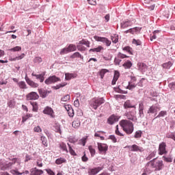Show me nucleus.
<instances>
[{
  "instance_id": "obj_1",
  "label": "nucleus",
  "mask_w": 175,
  "mask_h": 175,
  "mask_svg": "<svg viewBox=\"0 0 175 175\" xmlns=\"http://www.w3.org/2000/svg\"><path fill=\"white\" fill-rule=\"evenodd\" d=\"M146 170H150V169H155V170L159 171L162 170L165 167V164L162 160H157V159H153L152 160L148 162L145 165Z\"/></svg>"
},
{
  "instance_id": "obj_2",
  "label": "nucleus",
  "mask_w": 175,
  "mask_h": 175,
  "mask_svg": "<svg viewBox=\"0 0 175 175\" xmlns=\"http://www.w3.org/2000/svg\"><path fill=\"white\" fill-rule=\"evenodd\" d=\"M120 125L126 135H132L133 131H135L133 123L128 120H122L120 122Z\"/></svg>"
},
{
  "instance_id": "obj_3",
  "label": "nucleus",
  "mask_w": 175,
  "mask_h": 175,
  "mask_svg": "<svg viewBox=\"0 0 175 175\" xmlns=\"http://www.w3.org/2000/svg\"><path fill=\"white\" fill-rule=\"evenodd\" d=\"M105 103V98H94L90 101V106L92 109L96 110L99 106Z\"/></svg>"
},
{
  "instance_id": "obj_4",
  "label": "nucleus",
  "mask_w": 175,
  "mask_h": 175,
  "mask_svg": "<svg viewBox=\"0 0 175 175\" xmlns=\"http://www.w3.org/2000/svg\"><path fill=\"white\" fill-rule=\"evenodd\" d=\"M130 81H129V85L127 86L128 90H133L137 87V83H136V81H137V78L135 77L133 73H132L131 75L129 76Z\"/></svg>"
},
{
  "instance_id": "obj_5",
  "label": "nucleus",
  "mask_w": 175,
  "mask_h": 175,
  "mask_svg": "<svg viewBox=\"0 0 175 175\" xmlns=\"http://www.w3.org/2000/svg\"><path fill=\"white\" fill-rule=\"evenodd\" d=\"M77 46L73 44H70L68 47L64 48L60 51V55H64L68 54V53H72V51H76Z\"/></svg>"
},
{
  "instance_id": "obj_6",
  "label": "nucleus",
  "mask_w": 175,
  "mask_h": 175,
  "mask_svg": "<svg viewBox=\"0 0 175 175\" xmlns=\"http://www.w3.org/2000/svg\"><path fill=\"white\" fill-rule=\"evenodd\" d=\"M94 39L96 42H101L102 43H103V44H105V46H107L108 47H109V46H110V44H111V41H110L109 39H107V38H105V37H100L98 36H94Z\"/></svg>"
},
{
  "instance_id": "obj_7",
  "label": "nucleus",
  "mask_w": 175,
  "mask_h": 175,
  "mask_svg": "<svg viewBox=\"0 0 175 175\" xmlns=\"http://www.w3.org/2000/svg\"><path fill=\"white\" fill-rule=\"evenodd\" d=\"M126 148H128L130 151L133 152H143V151H144V148H143V147L139 146L136 144H133V146H126Z\"/></svg>"
},
{
  "instance_id": "obj_8",
  "label": "nucleus",
  "mask_w": 175,
  "mask_h": 175,
  "mask_svg": "<svg viewBox=\"0 0 175 175\" xmlns=\"http://www.w3.org/2000/svg\"><path fill=\"white\" fill-rule=\"evenodd\" d=\"M126 117L133 122H137V117H136V111L135 110L126 113Z\"/></svg>"
},
{
  "instance_id": "obj_9",
  "label": "nucleus",
  "mask_w": 175,
  "mask_h": 175,
  "mask_svg": "<svg viewBox=\"0 0 175 175\" xmlns=\"http://www.w3.org/2000/svg\"><path fill=\"white\" fill-rule=\"evenodd\" d=\"M98 151L102 154H106L107 150H109V146L106 144L97 143Z\"/></svg>"
},
{
  "instance_id": "obj_10",
  "label": "nucleus",
  "mask_w": 175,
  "mask_h": 175,
  "mask_svg": "<svg viewBox=\"0 0 175 175\" xmlns=\"http://www.w3.org/2000/svg\"><path fill=\"white\" fill-rule=\"evenodd\" d=\"M103 170V167H96L94 168H89L88 170V173L89 175H96L99 173V172Z\"/></svg>"
},
{
  "instance_id": "obj_11",
  "label": "nucleus",
  "mask_w": 175,
  "mask_h": 175,
  "mask_svg": "<svg viewBox=\"0 0 175 175\" xmlns=\"http://www.w3.org/2000/svg\"><path fill=\"white\" fill-rule=\"evenodd\" d=\"M167 154L166 151V143L161 142L159 146V155H164Z\"/></svg>"
},
{
  "instance_id": "obj_12",
  "label": "nucleus",
  "mask_w": 175,
  "mask_h": 175,
  "mask_svg": "<svg viewBox=\"0 0 175 175\" xmlns=\"http://www.w3.org/2000/svg\"><path fill=\"white\" fill-rule=\"evenodd\" d=\"M60 79L55 77V76H51L49 77L48 79H46L44 81L45 84H46L47 85H50V84H53L54 83H57V81H59Z\"/></svg>"
},
{
  "instance_id": "obj_13",
  "label": "nucleus",
  "mask_w": 175,
  "mask_h": 175,
  "mask_svg": "<svg viewBox=\"0 0 175 175\" xmlns=\"http://www.w3.org/2000/svg\"><path fill=\"white\" fill-rule=\"evenodd\" d=\"M157 110H161V106H159V104L156 103L150 107L148 110V114H154V113H157Z\"/></svg>"
},
{
  "instance_id": "obj_14",
  "label": "nucleus",
  "mask_w": 175,
  "mask_h": 175,
  "mask_svg": "<svg viewBox=\"0 0 175 175\" xmlns=\"http://www.w3.org/2000/svg\"><path fill=\"white\" fill-rule=\"evenodd\" d=\"M27 100H36L39 99V94L36 92H31L26 96Z\"/></svg>"
},
{
  "instance_id": "obj_15",
  "label": "nucleus",
  "mask_w": 175,
  "mask_h": 175,
  "mask_svg": "<svg viewBox=\"0 0 175 175\" xmlns=\"http://www.w3.org/2000/svg\"><path fill=\"white\" fill-rule=\"evenodd\" d=\"M38 91L40 94V96L43 99H44V98H47V96H49V94H51V91L44 90L43 88H40L38 90Z\"/></svg>"
},
{
  "instance_id": "obj_16",
  "label": "nucleus",
  "mask_w": 175,
  "mask_h": 175,
  "mask_svg": "<svg viewBox=\"0 0 175 175\" xmlns=\"http://www.w3.org/2000/svg\"><path fill=\"white\" fill-rule=\"evenodd\" d=\"M25 79L28 85L31 87V88H38L39 87V83L31 80V79L28 78V76L26 75Z\"/></svg>"
},
{
  "instance_id": "obj_17",
  "label": "nucleus",
  "mask_w": 175,
  "mask_h": 175,
  "mask_svg": "<svg viewBox=\"0 0 175 175\" xmlns=\"http://www.w3.org/2000/svg\"><path fill=\"white\" fill-rule=\"evenodd\" d=\"M31 76L36 77V80H40V83H43V81H44V76H46V72L39 75H36L35 72H33Z\"/></svg>"
},
{
  "instance_id": "obj_18",
  "label": "nucleus",
  "mask_w": 175,
  "mask_h": 175,
  "mask_svg": "<svg viewBox=\"0 0 175 175\" xmlns=\"http://www.w3.org/2000/svg\"><path fill=\"white\" fill-rule=\"evenodd\" d=\"M118 117H117L116 115H111L107 119V123L109 124V125H113L115 122H118Z\"/></svg>"
},
{
  "instance_id": "obj_19",
  "label": "nucleus",
  "mask_w": 175,
  "mask_h": 175,
  "mask_svg": "<svg viewBox=\"0 0 175 175\" xmlns=\"http://www.w3.org/2000/svg\"><path fill=\"white\" fill-rule=\"evenodd\" d=\"M132 25H133V23L131 21H125L120 24V27L122 29L129 28V27H132Z\"/></svg>"
},
{
  "instance_id": "obj_20",
  "label": "nucleus",
  "mask_w": 175,
  "mask_h": 175,
  "mask_svg": "<svg viewBox=\"0 0 175 175\" xmlns=\"http://www.w3.org/2000/svg\"><path fill=\"white\" fill-rule=\"evenodd\" d=\"M44 114H47L48 116H51L52 118H54V111L53 110V108L50 107H46L43 110Z\"/></svg>"
},
{
  "instance_id": "obj_21",
  "label": "nucleus",
  "mask_w": 175,
  "mask_h": 175,
  "mask_svg": "<svg viewBox=\"0 0 175 175\" xmlns=\"http://www.w3.org/2000/svg\"><path fill=\"white\" fill-rule=\"evenodd\" d=\"M137 68L138 70H140V72H146L148 66H147V65L144 63L139 62L137 64Z\"/></svg>"
},
{
  "instance_id": "obj_22",
  "label": "nucleus",
  "mask_w": 175,
  "mask_h": 175,
  "mask_svg": "<svg viewBox=\"0 0 175 175\" xmlns=\"http://www.w3.org/2000/svg\"><path fill=\"white\" fill-rule=\"evenodd\" d=\"M124 109H136V105L132 104L131 100H127L126 101L124 102Z\"/></svg>"
},
{
  "instance_id": "obj_23",
  "label": "nucleus",
  "mask_w": 175,
  "mask_h": 175,
  "mask_svg": "<svg viewBox=\"0 0 175 175\" xmlns=\"http://www.w3.org/2000/svg\"><path fill=\"white\" fill-rule=\"evenodd\" d=\"M142 32V27H135L133 28H131V35H139Z\"/></svg>"
},
{
  "instance_id": "obj_24",
  "label": "nucleus",
  "mask_w": 175,
  "mask_h": 175,
  "mask_svg": "<svg viewBox=\"0 0 175 175\" xmlns=\"http://www.w3.org/2000/svg\"><path fill=\"white\" fill-rule=\"evenodd\" d=\"M119 78H120V72H118V70H115L113 79L111 82L112 85H116V83H117V80H118Z\"/></svg>"
},
{
  "instance_id": "obj_25",
  "label": "nucleus",
  "mask_w": 175,
  "mask_h": 175,
  "mask_svg": "<svg viewBox=\"0 0 175 175\" xmlns=\"http://www.w3.org/2000/svg\"><path fill=\"white\" fill-rule=\"evenodd\" d=\"M59 147L61 150H62L64 152H66V154H68V148L66 147V144L64 142H60L59 144Z\"/></svg>"
},
{
  "instance_id": "obj_26",
  "label": "nucleus",
  "mask_w": 175,
  "mask_h": 175,
  "mask_svg": "<svg viewBox=\"0 0 175 175\" xmlns=\"http://www.w3.org/2000/svg\"><path fill=\"white\" fill-rule=\"evenodd\" d=\"M44 172L42 170H38L35 167L31 172V175H42L43 174Z\"/></svg>"
},
{
  "instance_id": "obj_27",
  "label": "nucleus",
  "mask_w": 175,
  "mask_h": 175,
  "mask_svg": "<svg viewBox=\"0 0 175 175\" xmlns=\"http://www.w3.org/2000/svg\"><path fill=\"white\" fill-rule=\"evenodd\" d=\"M132 62H131V60H127L122 64V66L124 69H131V68H132Z\"/></svg>"
},
{
  "instance_id": "obj_28",
  "label": "nucleus",
  "mask_w": 175,
  "mask_h": 175,
  "mask_svg": "<svg viewBox=\"0 0 175 175\" xmlns=\"http://www.w3.org/2000/svg\"><path fill=\"white\" fill-rule=\"evenodd\" d=\"M81 125V122H80V119L77 118L75 119L72 124V126L73 128H75V129H77V128H79Z\"/></svg>"
},
{
  "instance_id": "obj_29",
  "label": "nucleus",
  "mask_w": 175,
  "mask_h": 175,
  "mask_svg": "<svg viewBox=\"0 0 175 175\" xmlns=\"http://www.w3.org/2000/svg\"><path fill=\"white\" fill-rule=\"evenodd\" d=\"M66 80H71V79H76L77 75L75 73H66Z\"/></svg>"
},
{
  "instance_id": "obj_30",
  "label": "nucleus",
  "mask_w": 175,
  "mask_h": 175,
  "mask_svg": "<svg viewBox=\"0 0 175 175\" xmlns=\"http://www.w3.org/2000/svg\"><path fill=\"white\" fill-rule=\"evenodd\" d=\"M18 86L21 90H27L28 87L27 86V83H25V81H21L18 82Z\"/></svg>"
},
{
  "instance_id": "obj_31",
  "label": "nucleus",
  "mask_w": 175,
  "mask_h": 175,
  "mask_svg": "<svg viewBox=\"0 0 175 175\" xmlns=\"http://www.w3.org/2000/svg\"><path fill=\"white\" fill-rule=\"evenodd\" d=\"M56 165H62V163H66V159L64 157H59L55 160Z\"/></svg>"
},
{
  "instance_id": "obj_32",
  "label": "nucleus",
  "mask_w": 175,
  "mask_h": 175,
  "mask_svg": "<svg viewBox=\"0 0 175 175\" xmlns=\"http://www.w3.org/2000/svg\"><path fill=\"white\" fill-rule=\"evenodd\" d=\"M122 50L123 51H126V53L130 54V55H133V49L131 48V46H124V48H122Z\"/></svg>"
},
{
  "instance_id": "obj_33",
  "label": "nucleus",
  "mask_w": 175,
  "mask_h": 175,
  "mask_svg": "<svg viewBox=\"0 0 175 175\" xmlns=\"http://www.w3.org/2000/svg\"><path fill=\"white\" fill-rule=\"evenodd\" d=\"M103 50V47L102 46H98L97 48L91 49L89 50V52H93V53H100Z\"/></svg>"
},
{
  "instance_id": "obj_34",
  "label": "nucleus",
  "mask_w": 175,
  "mask_h": 175,
  "mask_svg": "<svg viewBox=\"0 0 175 175\" xmlns=\"http://www.w3.org/2000/svg\"><path fill=\"white\" fill-rule=\"evenodd\" d=\"M70 58L75 59V58H80L81 59H83L84 57L80 54L79 52H75L73 53L71 56Z\"/></svg>"
},
{
  "instance_id": "obj_35",
  "label": "nucleus",
  "mask_w": 175,
  "mask_h": 175,
  "mask_svg": "<svg viewBox=\"0 0 175 175\" xmlns=\"http://www.w3.org/2000/svg\"><path fill=\"white\" fill-rule=\"evenodd\" d=\"M54 131L57 133H59L61 135L62 133V131H61V125H59L58 123H56L54 125Z\"/></svg>"
},
{
  "instance_id": "obj_36",
  "label": "nucleus",
  "mask_w": 175,
  "mask_h": 175,
  "mask_svg": "<svg viewBox=\"0 0 175 175\" xmlns=\"http://www.w3.org/2000/svg\"><path fill=\"white\" fill-rule=\"evenodd\" d=\"M15 163H17V159H13L12 162L5 164L6 169H10Z\"/></svg>"
},
{
  "instance_id": "obj_37",
  "label": "nucleus",
  "mask_w": 175,
  "mask_h": 175,
  "mask_svg": "<svg viewBox=\"0 0 175 175\" xmlns=\"http://www.w3.org/2000/svg\"><path fill=\"white\" fill-rule=\"evenodd\" d=\"M79 44H81L82 46L83 44L84 46H86V47H90V42L88 40L83 39L82 40L79 41Z\"/></svg>"
},
{
  "instance_id": "obj_38",
  "label": "nucleus",
  "mask_w": 175,
  "mask_h": 175,
  "mask_svg": "<svg viewBox=\"0 0 175 175\" xmlns=\"http://www.w3.org/2000/svg\"><path fill=\"white\" fill-rule=\"evenodd\" d=\"M172 65H173V63H172V62H168L163 64L162 66H163V69H170V68H172Z\"/></svg>"
},
{
  "instance_id": "obj_39",
  "label": "nucleus",
  "mask_w": 175,
  "mask_h": 175,
  "mask_svg": "<svg viewBox=\"0 0 175 175\" xmlns=\"http://www.w3.org/2000/svg\"><path fill=\"white\" fill-rule=\"evenodd\" d=\"M31 117H33V115H32L31 113H27L25 116H23L22 123L24 124V122H25V121H27V120H28V118H31Z\"/></svg>"
},
{
  "instance_id": "obj_40",
  "label": "nucleus",
  "mask_w": 175,
  "mask_h": 175,
  "mask_svg": "<svg viewBox=\"0 0 175 175\" xmlns=\"http://www.w3.org/2000/svg\"><path fill=\"white\" fill-rule=\"evenodd\" d=\"M157 155V151H153L146 158V161H151Z\"/></svg>"
},
{
  "instance_id": "obj_41",
  "label": "nucleus",
  "mask_w": 175,
  "mask_h": 175,
  "mask_svg": "<svg viewBox=\"0 0 175 175\" xmlns=\"http://www.w3.org/2000/svg\"><path fill=\"white\" fill-rule=\"evenodd\" d=\"M163 160H164L165 162L171 163L173 162V158L170 156H163Z\"/></svg>"
},
{
  "instance_id": "obj_42",
  "label": "nucleus",
  "mask_w": 175,
  "mask_h": 175,
  "mask_svg": "<svg viewBox=\"0 0 175 175\" xmlns=\"http://www.w3.org/2000/svg\"><path fill=\"white\" fill-rule=\"evenodd\" d=\"M165 116H167V111H161L159 113L158 116L155 117V118H161V117H165Z\"/></svg>"
},
{
  "instance_id": "obj_43",
  "label": "nucleus",
  "mask_w": 175,
  "mask_h": 175,
  "mask_svg": "<svg viewBox=\"0 0 175 175\" xmlns=\"http://www.w3.org/2000/svg\"><path fill=\"white\" fill-rule=\"evenodd\" d=\"M107 72H109V70H107V69L100 70V71L99 72L100 79H103V77H105V75H106V73H107Z\"/></svg>"
},
{
  "instance_id": "obj_44",
  "label": "nucleus",
  "mask_w": 175,
  "mask_h": 175,
  "mask_svg": "<svg viewBox=\"0 0 175 175\" xmlns=\"http://www.w3.org/2000/svg\"><path fill=\"white\" fill-rule=\"evenodd\" d=\"M142 135H143V131H137L135 132L134 137L135 139H140V137H142Z\"/></svg>"
},
{
  "instance_id": "obj_45",
  "label": "nucleus",
  "mask_w": 175,
  "mask_h": 175,
  "mask_svg": "<svg viewBox=\"0 0 175 175\" xmlns=\"http://www.w3.org/2000/svg\"><path fill=\"white\" fill-rule=\"evenodd\" d=\"M77 48L79 51H85V50H87V48H85L81 44H79L78 45H77Z\"/></svg>"
},
{
  "instance_id": "obj_46",
  "label": "nucleus",
  "mask_w": 175,
  "mask_h": 175,
  "mask_svg": "<svg viewBox=\"0 0 175 175\" xmlns=\"http://www.w3.org/2000/svg\"><path fill=\"white\" fill-rule=\"evenodd\" d=\"M133 44H135V46H142V41L140 40H136L135 38L132 40Z\"/></svg>"
},
{
  "instance_id": "obj_47",
  "label": "nucleus",
  "mask_w": 175,
  "mask_h": 175,
  "mask_svg": "<svg viewBox=\"0 0 175 175\" xmlns=\"http://www.w3.org/2000/svg\"><path fill=\"white\" fill-rule=\"evenodd\" d=\"M41 142H42L43 146H44V147H47L48 144H47V139L46 138V137L41 136Z\"/></svg>"
},
{
  "instance_id": "obj_48",
  "label": "nucleus",
  "mask_w": 175,
  "mask_h": 175,
  "mask_svg": "<svg viewBox=\"0 0 175 175\" xmlns=\"http://www.w3.org/2000/svg\"><path fill=\"white\" fill-rule=\"evenodd\" d=\"M31 105H32L33 109L32 111L34 112H38V103H31Z\"/></svg>"
},
{
  "instance_id": "obj_49",
  "label": "nucleus",
  "mask_w": 175,
  "mask_h": 175,
  "mask_svg": "<svg viewBox=\"0 0 175 175\" xmlns=\"http://www.w3.org/2000/svg\"><path fill=\"white\" fill-rule=\"evenodd\" d=\"M9 51H13L14 53H16V51H21V46H16L14 48L10 49Z\"/></svg>"
},
{
  "instance_id": "obj_50",
  "label": "nucleus",
  "mask_w": 175,
  "mask_h": 175,
  "mask_svg": "<svg viewBox=\"0 0 175 175\" xmlns=\"http://www.w3.org/2000/svg\"><path fill=\"white\" fill-rule=\"evenodd\" d=\"M8 106L9 107H11L12 109H13V107H14V106H16V102H14V100H10L8 102Z\"/></svg>"
},
{
  "instance_id": "obj_51",
  "label": "nucleus",
  "mask_w": 175,
  "mask_h": 175,
  "mask_svg": "<svg viewBox=\"0 0 175 175\" xmlns=\"http://www.w3.org/2000/svg\"><path fill=\"white\" fill-rule=\"evenodd\" d=\"M68 100H70V96L68 94L61 98V102H68Z\"/></svg>"
},
{
  "instance_id": "obj_52",
  "label": "nucleus",
  "mask_w": 175,
  "mask_h": 175,
  "mask_svg": "<svg viewBox=\"0 0 175 175\" xmlns=\"http://www.w3.org/2000/svg\"><path fill=\"white\" fill-rule=\"evenodd\" d=\"M168 88L171 91H175V82H171L168 84Z\"/></svg>"
},
{
  "instance_id": "obj_53",
  "label": "nucleus",
  "mask_w": 175,
  "mask_h": 175,
  "mask_svg": "<svg viewBox=\"0 0 175 175\" xmlns=\"http://www.w3.org/2000/svg\"><path fill=\"white\" fill-rule=\"evenodd\" d=\"M111 40L113 43H118V35L112 36Z\"/></svg>"
},
{
  "instance_id": "obj_54",
  "label": "nucleus",
  "mask_w": 175,
  "mask_h": 175,
  "mask_svg": "<svg viewBox=\"0 0 175 175\" xmlns=\"http://www.w3.org/2000/svg\"><path fill=\"white\" fill-rule=\"evenodd\" d=\"M88 137H83L79 140V144H82V146H85V143H87V139Z\"/></svg>"
},
{
  "instance_id": "obj_55",
  "label": "nucleus",
  "mask_w": 175,
  "mask_h": 175,
  "mask_svg": "<svg viewBox=\"0 0 175 175\" xmlns=\"http://www.w3.org/2000/svg\"><path fill=\"white\" fill-rule=\"evenodd\" d=\"M88 150L92 155V157H94V155H95V150L94 149V148H92V146H89L88 147Z\"/></svg>"
},
{
  "instance_id": "obj_56",
  "label": "nucleus",
  "mask_w": 175,
  "mask_h": 175,
  "mask_svg": "<svg viewBox=\"0 0 175 175\" xmlns=\"http://www.w3.org/2000/svg\"><path fill=\"white\" fill-rule=\"evenodd\" d=\"M118 58H120L121 59H124V58H129V57L123 53H121V52H119L118 53Z\"/></svg>"
},
{
  "instance_id": "obj_57",
  "label": "nucleus",
  "mask_w": 175,
  "mask_h": 175,
  "mask_svg": "<svg viewBox=\"0 0 175 175\" xmlns=\"http://www.w3.org/2000/svg\"><path fill=\"white\" fill-rule=\"evenodd\" d=\"M42 57H36L33 59V62L35 64H40V62H42Z\"/></svg>"
},
{
  "instance_id": "obj_58",
  "label": "nucleus",
  "mask_w": 175,
  "mask_h": 175,
  "mask_svg": "<svg viewBox=\"0 0 175 175\" xmlns=\"http://www.w3.org/2000/svg\"><path fill=\"white\" fill-rule=\"evenodd\" d=\"M33 131L36 132V133H40L42 132V128H40V126H37L33 128Z\"/></svg>"
},
{
  "instance_id": "obj_59",
  "label": "nucleus",
  "mask_w": 175,
  "mask_h": 175,
  "mask_svg": "<svg viewBox=\"0 0 175 175\" xmlns=\"http://www.w3.org/2000/svg\"><path fill=\"white\" fill-rule=\"evenodd\" d=\"M68 146L69 148V152L71 154V155H76V152H75L73 148H72V146H70V144H68Z\"/></svg>"
},
{
  "instance_id": "obj_60",
  "label": "nucleus",
  "mask_w": 175,
  "mask_h": 175,
  "mask_svg": "<svg viewBox=\"0 0 175 175\" xmlns=\"http://www.w3.org/2000/svg\"><path fill=\"white\" fill-rule=\"evenodd\" d=\"M68 111V114L69 116V117H74L75 116V110H73L72 109H70L69 111Z\"/></svg>"
},
{
  "instance_id": "obj_61",
  "label": "nucleus",
  "mask_w": 175,
  "mask_h": 175,
  "mask_svg": "<svg viewBox=\"0 0 175 175\" xmlns=\"http://www.w3.org/2000/svg\"><path fill=\"white\" fill-rule=\"evenodd\" d=\"M139 111H144V103L143 102L139 103Z\"/></svg>"
},
{
  "instance_id": "obj_62",
  "label": "nucleus",
  "mask_w": 175,
  "mask_h": 175,
  "mask_svg": "<svg viewBox=\"0 0 175 175\" xmlns=\"http://www.w3.org/2000/svg\"><path fill=\"white\" fill-rule=\"evenodd\" d=\"M24 57H25V53H22L21 55L16 56L15 58L16 61H20L21 59H23Z\"/></svg>"
},
{
  "instance_id": "obj_63",
  "label": "nucleus",
  "mask_w": 175,
  "mask_h": 175,
  "mask_svg": "<svg viewBox=\"0 0 175 175\" xmlns=\"http://www.w3.org/2000/svg\"><path fill=\"white\" fill-rule=\"evenodd\" d=\"M45 170L49 175H55V173L51 169H45Z\"/></svg>"
},
{
  "instance_id": "obj_64",
  "label": "nucleus",
  "mask_w": 175,
  "mask_h": 175,
  "mask_svg": "<svg viewBox=\"0 0 175 175\" xmlns=\"http://www.w3.org/2000/svg\"><path fill=\"white\" fill-rule=\"evenodd\" d=\"M170 128L171 129H173V128H174V125H175V120L172 119L170 121Z\"/></svg>"
}]
</instances>
